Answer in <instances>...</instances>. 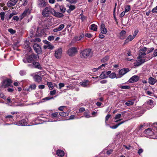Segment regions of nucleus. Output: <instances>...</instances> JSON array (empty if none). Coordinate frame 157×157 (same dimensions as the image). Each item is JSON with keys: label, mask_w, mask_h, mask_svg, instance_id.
Here are the masks:
<instances>
[{"label": "nucleus", "mask_w": 157, "mask_h": 157, "mask_svg": "<svg viewBox=\"0 0 157 157\" xmlns=\"http://www.w3.org/2000/svg\"><path fill=\"white\" fill-rule=\"evenodd\" d=\"M51 13L53 15L58 17H61L63 16L62 13L56 12L53 9L51 10Z\"/></svg>", "instance_id": "4468645a"}, {"label": "nucleus", "mask_w": 157, "mask_h": 157, "mask_svg": "<svg viewBox=\"0 0 157 157\" xmlns=\"http://www.w3.org/2000/svg\"><path fill=\"white\" fill-rule=\"evenodd\" d=\"M36 87V85L35 84H32L29 86L27 90L30 91L33 90H35Z\"/></svg>", "instance_id": "c85d7f7f"}, {"label": "nucleus", "mask_w": 157, "mask_h": 157, "mask_svg": "<svg viewBox=\"0 0 157 157\" xmlns=\"http://www.w3.org/2000/svg\"><path fill=\"white\" fill-rule=\"evenodd\" d=\"M134 38L133 36L131 35L129 36L126 40H125L124 44L128 43L129 42L132 41Z\"/></svg>", "instance_id": "393cba45"}, {"label": "nucleus", "mask_w": 157, "mask_h": 157, "mask_svg": "<svg viewBox=\"0 0 157 157\" xmlns=\"http://www.w3.org/2000/svg\"><path fill=\"white\" fill-rule=\"evenodd\" d=\"M143 151V150L142 149L140 148L139 149L138 151V153L139 155H140L141 153H142Z\"/></svg>", "instance_id": "774afa93"}, {"label": "nucleus", "mask_w": 157, "mask_h": 157, "mask_svg": "<svg viewBox=\"0 0 157 157\" xmlns=\"http://www.w3.org/2000/svg\"><path fill=\"white\" fill-rule=\"evenodd\" d=\"M7 90L9 92H13L14 90L13 88H7Z\"/></svg>", "instance_id": "338daca9"}, {"label": "nucleus", "mask_w": 157, "mask_h": 157, "mask_svg": "<svg viewBox=\"0 0 157 157\" xmlns=\"http://www.w3.org/2000/svg\"><path fill=\"white\" fill-rule=\"evenodd\" d=\"M100 29L101 33L103 34H106L107 33V29L105 28V25L103 23L101 25Z\"/></svg>", "instance_id": "2eb2a0df"}, {"label": "nucleus", "mask_w": 157, "mask_h": 157, "mask_svg": "<svg viewBox=\"0 0 157 157\" xmlns=\"http://www.w3.org/2000/svg\"><path fill=\"white\" fill-rule=\"evenodd\" d=\"M79 84L84 87H89L90 86V82L88 80H84L80 82Z\"/></svg>", "instance_id": "9b49d317"}, {"label": "nucleus", "mask_w": 157, "mask_h": 157, "mask_svg": "<svg viewBox=\"0 0 157 157\" xmlns=\"http://www.w3.org/2000/svg\"><path fill=\"white\" fill-rule=\"evenodd\" d=\"M33 48L36 53L38 54H40L41 52V49L40 46L37 44L35 43L34 44Z\"/></svg>", "instance_id": "ddd939ff"}, {"label": "nucleus", "mask_w": 157, "mask_h": 157, "mask_svg": "<svg viewBox=\"0 0 157 157\" xmlns=\"http://www.w3.org/2000/svg\"><path fill=\"white\" fill-rule=\"evenodd\" d=\"M14 116L7 115L5 117V119L6 121L7 122L9 121H13L14 120Z\"/></svg>", "instance_id": "aec40b11"}, {"label": "nucleus", "mask_w": 157, "mask_h": 157, "mask_svg": "<svg viewBox=\"0 0 157 157\" xmlns=\"http://www.w3.org/2000/svg\"><path fill=\"white\" fill-rule=\"evenodd\" d=\"M59 89H61L64 86V84L63 83H60L59 84Z\"/></svg>", "instance_id": "680f3d73"}, {"label": "nucleus", "mask_w": 157, "mask_h": 157, "mask_svg": "<svg viewBox=\"0 0 157 157\" xmlns=\"http://www.w3.org/2000/svg\"><path fill=\"white\" fill-rule=\"evenodd\" d=\"M20 1L22 2V6H25L28 3V0H20Z\"/></svg>", "instance_id": "4c0bfd02"}, {"label": "nucleus", "mask_w": 157, "mask_h": 157, "mask_svg": "<svg viewBox=\"0 0 157 157\" xmlns=\"http://www.w3.org/2000/svg\"><path fill=\"white\" fill-rule=\"evenodd\" d=\"M56 90H54L52 91H50V94L51 95H53L56 94Z\"/></svg>", "instance_id": "e2e57ef3"}, {"label": "nucleus", "mask_w": 157, "mask_h": 157, "mask_svg": "<svg viewBox=\"0 0 157 157\" xmlns=\"http://www.w3.org/2000/svg\"><path fill=\"white\" fill-rule=\"evenodd\" d=\"M66 107L65 106H62L59 107L58 109L59 110L61 111H65L64 109L66 108Z\"/></svg>", "instance_id": "c03bdc74"}, {"label": "nucleus", "mask_w": 157, "mask_h": 157, "mask_svg": "<svg viewBox=\"0 0 157 157\" xmlns=\"http://www.w3.org/2000/svg\"><path fill=\"white\" fill-rule=\"evenodd\" d=\"M120 87L121 89H129L130 88V86H121Z\"/></svg>", "instance_id": "864d4df0"}, {"label": "nucleus", "mask_w": 157, "mask_h": 157, "mask_svg": "<svg viewBox=\"0 0 157 157\" xmlns=\"http://www.w3.org/2000/svg\"><path fill=\"white\" fill-rule=\"evenodd\" d=\"M56 154L58 156H63L64 154V152L61 150H58L56 151Z\"/></svg>", "instance_id": "cd10ccee"}, {"label": "nucleus", "mask_w": 157, "mask_h": 157, "mask_svg": "<svg viewBox=\"0 0 157 157\" xmlns=\"http://www.w3.org/2000/svg\"><path fill=\"white\" fill-rule=\"evenodd\" d=\"M99 77L101 78H108L107 75H106V73L102 72L100 75Z\"/></svg>", "instance_id": "c9c22d12"}, {"label": "nucleus", "mask_w": 157, "mask_h": 157, "mask_svg": "<svg viewBox=\"0 0 157 157\" xmlns=\"http://www.w3.org/2000/svg\"><path fill=\"white\" fill-rule=\"evenodd\" d=\"M111 115L110 114H108L105 117V123L106 125H108V124H106V121L108 120L109 119Z\"/></svg>", "instance_id": "5fc2aeb1"}, {"label": "nucleus", "mask_w": 157, "mask_h": 157, "mask_svg": "<svg viewBox=\"0 0 157 157\" xmlns=\"http://www.w3.org/2000/svg\"><path fill=\"white\" fill-rule=\"evenodd\" d=\"M121 116V114H118L116 115L114 119H120Z\"/></svg>", "instance_id": "4d7b16f0"}, {"label": "nucleus", "mask_w": 157, "mask_h": 157, "mask_svg": "<svg viewBox=\"0 0 157 157\" xmlns=\"http://www.w3.org/2000/svg\"><path fill=\"white\" fill-rule=\"evenodd\" d=\"M59 8L60 11L63 13H64L66 10L65 8L63 6H59Z\"/></svg>", "instance_id": "58836bf2"}, {"label": "nucleus", "mask_w": 157, "mask_h": 157, "mask_svg": "<svg viewBox=\"0 0 157 157\" xmlns=\"http://www.w3.org/2000/svg\"><path fill=\"white\" fill-rule=\"evenodd\" d=\"M5 14V13L3 12H2L0 13V17L2 21H3L4 19Z\"/></svg>", "instance_id": "37998d69"}, {"label": "nucleus", "mask_w": 157, "mask_h": 157, "mask_svg": "<svg viewBox=\"0 0 157 157\" xmlns=\"http://www.w3.org/2000/svg\"><path fill=\"white\" fill-rule=\"evenodd\" d=\"M66 1L72 4H75L77 2V0H66Z\"/></svg>", "instance_id": "603ef678"}, {"label": "nucleus", "mask_w": 157, "mask_h": 157, "mask_svg": "<svg viewBox=\"0 0 157 157\" xmlns=\"http://www.w3.org/2000/svg\"><path fill=\"white\" fill-rule=\"evenodd\" d=\"M80 40V39L79 38L78 36H75L73 39L72 41L74 43L77 42Z\"/></svg>", "instance_id": "ea45409f"}, {"label": "nucleus", "mask_w": 157, "mask_h": 157, "mask_svg": "<svg viewBox=\"0 0 157 157\" xmlns=\"http://www.w3.org/2000/svg\"><path fill=\"white\" fill-rule=\"evenodd\" d=\"M69 112L68 111H62L59 112V115L62 117H66L69 114Z\"/></svg>", "instance_id": "a878e982"}, {"label": "nucleus", "mask_w": 157, "mask_h": 157, "mask_svg": "<svg viewBox=\"0 0 157 157\" xmlns=\"http://www.w3.org/2000/svg\"><path fill=\"white\" fill-rule=\"evenodd\" d=\"M28 65L29 67H33L35 68H37L40 70L42 69V67L40 64L38 62H33L32 64H29Z\"/></svg>", "instance_id": "1a4fd4ad"}, {"label": "nucleus", "mask_w": 157, "mask_h": 157, "mask_svg": "<svg viewBox=\"0 0 157 157\" xmlns=\"http://www.w3.org/2000/svg\"><path fill=\"white\" fill-rule=\"evenodd\" d=\"M126 32L124 30H122L120 33V38L121 39L123 40L126 37Z\"/></svg>", "instance_id": "5701e85b"}, {"label": "nucleus", "mask_w": 157, "mask_h": 157, "mask_svg": "<svg viewBox=\"0 0 157 157\" xmlns=\"http://www.w3.org/2000/svg\"><path fill=\"white\" fill-rule=\"evenodd\" d=\"M45 86L43 85H40L38 86V88L40 89H43L44 88Z\"/></svg>", "instance_id": "69168bd1"}, {"label": "nucleus", "mask_w": 157, "mask_h": 157, "mask_svg": "<svg viewBox=\"0 0 157 157\" xmlns=\"http://www.w3.org/2000/svg\"><path fill=\"white\" fill-rule=\"evenodd\" d=\"M157 81V80L156 79L151 77H150L148 78V82L151 85H154Z\"/></svg>", "instance_id": "4be33fe9"}, {"label": "nucleus", "mask_w": 157, "mask_h": 157, "mask_svg": "<svg viewBox=\"0 0 157 157\" xmlns=\"http://www.w3.org/2000/svg\"><path fill=\"white\" fill-rule=\"evenodd\" d=\"M139 59L137 60L134 63V65L135 66L138 67L144 63L146 60L144 58L138 59Z\"/></svg>", "instance_id": "9d476101"}, {"label": "nucleus", "mask_w": 157, "mask_h": 157, "mask_svg": "<svg viewBox=\"0 0 157 157\" xmlns=\"http://www.w3.org/2000/svg\"><path fill=\"white\" fill-rule=\"evenodd\" d=\"M124 122V121H122L120 123L115 125L112 126H110V127L113 129H115L116 128L118 127V126H119L121 124H123Z\"/></svg>", "instance_id": "2f4dec72"}, {"label": "nucleus", "mask_w": 157, "mask_h": 157, "mask_svg": "<svg viewBox=\"0 0 157 157\" xmlns=\"http://www.w3.org/2000/svg\"><path fill=\"white\" fill-rule=\"evenodd\" d=\"M84 115L86 118H88L91 117L90 115V112L89 111H86L84 113Z\"/></svg>", "instance_id": "e433bc0d"}, {"label": "nucleus", "mask_w": 157, "mask_h": 157, "mask_svg": "<svg viewBox=\"0 0 157 157\" xmlns=\"http://www.w3.org/2000/svg\"><path fill=\"white\" fill-rule=\"evenodd\" d=\"M109 77L111 78H114L116 77V74L115 72H113L109 75Z\"/></svg>", "instance_id": "79ce46f5"}, {"label": "nucleus", "mask_w": 157, "mask_h": 157, "mask_svg": "<svg viewBox=\"0 0 157 157\" xmlns=\"http://www.w3.org/2000/svg\"><path fill=\"white\" fill-rule=\"evenodd\" d=\"M47 84L50 90H52L54 88V86L52 83L51 82H47Z\"/></svg>", "instance_id": "473e14b6"}, {"label": "nucleus", "mask_w": 157, "mask_h": 157, "mask_svg": "<svg viewBox=\"0 0 157 157\" xmlns=\"http://www.w3.org/2000/svg\"><path fill=\"white\" fill-rule=\"evenodd\" d=\"M129 71L128 69V68H124L121 69L119 71V73L121 76L119 77L120 78L123 75L125 74L126 73Z\"/></svg>", "instance_id": "6ab92c4d"}, {"label": "nucleus", "mask_w": 157, "mask_h": 157, "mask_svg": "<svg viewBox=\"0 0 157 157\" xmlns=\"http://www.w3.org/2000/svg\"><path fill=\"white\" fill-rule=\"evenodd\" d=\"M69 8V9L67 10L68 13H70L71 11L74 10L75 8V7L74 5H71L70 6Z\"/></svg>", "instance_id": "72a5a7b5"}, {"label": "nucleus", "mask_w": 157, "mask_h": 157, "mask_svg": "<svg viewBox=\"0 0 157 157\" xmlns=\"http://www.w3.org/2000/svg\"><path fill=\"white\" fill-rule=\"evenodd\" d=\"M43 47L45 49H48L50 50H52L54 48V46L52 45L51 43L48 44L44 45Z\"/></svg>", "instance_id": "b1692460"}, {"label": "nucleus", "mask_w": 157, "mask_h": 157, "mask_svg": "<svg viewBox=\"0 0 157 157\" xmlns=\"http://www.w3.org/2000/svg\"><path fill=\"white\" fill-rule=\"evenodd\" d=\"M109 59V56H106L103 58L101 59V62H102L104 63L107 61Z\"/></svg>", "instance_id": "a19ab883"}, {"label": "nucleus", "mask_w": 157, "mask_h": 157, "mask_svg": "<svg viewBox=\"0 0 157 157\" xmlns=\"http://www.w3.org/2000/svg\"><path fill=\"white\" fill-rule=\"evenodd\" d=\"M58 113L57 112H56L54 113H52L51 114V117L53 118H57L58 117L57 116L58 115Z\"/></svg>", "instance_id": "49530a36"}, {"label": "nucleus", "mask_w": 157, "mask_h": 157, "mask_svg": "<svg viewBox=\"0 0 157 157\" xmlns=\"http://www.w3.org/2000/svg\"><path fill=\"white\" fill-rule=\"evenodd\" d=\"M19 74L23 76L26 75V71L25 70H22L20 71Z\"/></svg>", "instance_id": "8fccbe9b"}, {"label": "nucleus", "mask_w": 157, "mask_h": 157, "mask_svg": "<svg viewBox=\"0 0 157 157\" xmlns=\"http://www.w3.org/2000/svg\"><path fill=\"white\" fill-rule=\"evenodd\" d=\"M48 4L47 0H38L37 3V6L40 8H43L46 6Z\"/></svg>", "instance_id": "39448f33"}, {"label": "nucleus", "mask_w": 157, "mask_h": 157, "mask_svg": "<svg viewBox=\"0 0 157 157\" xmlns=\"http://www.w3.org/2000/svg\"><path fill=\"white\" fill-rule=\"evenodd\" d=\"M62 50L61 48H59L56 50L55 53V56L57 59H59L61 57Z\"/></svg>", "instance_id": "0eeeda50"}, {"label": "nucleus", "mask_w": 157, "mask_h": 157, "mask_svg": "<svg viewBox=\"0 0 157 157\" xmlns=\"http://www.w3.org/2000/svg\"><path fill=\"white\" fill-rule=\"evenodd\" d=\"M153 103V101L152 100L150 99L147 101V103L150 105H152Z\"/></svg>", "instance_id": "6e6d98bb"}, {"label": "nucleus", "mask_w": 157, "mask_h": 157, "mask_svg": "<svg viewBox=\"0 0 157 157\" xmlns=\"http://www.w3.org/2000/svg\"><path fill=\"white\" fill-rule=\"evenodd\" d=\"M97 26L94 24H93L90 26V29L93 31H96L97 29Z\"/></svg>", "instance_id": "c756f323"}, {"label": "nucleus", "mask_w": 157, "mask_h": 157, "mask_svg": "<svg viewBox=\"0 0 157 157\" xmlns=\"http://www.w3.org/2000/svg\"><path fill=\"white\" fill-rule=\"evenodd\" d=\"M152 12L153 13H157V6L153 9Z\"/></svg>", "instance_id": "052dcab7"}, {"label": "nucleus", "mask_w": 157, "mask_h": 157, "mask_svg": "<svg viewBox=\"0 0 157 157\" xmlns=\"http://www.w3.org/2000/svg\"><path fill=\"white\" fill-rule=\"evenodd\" d=\"M54 37L53 36H50L48 37V40L50 41L53 40H54Z\"/></svg>", "instance_id": "13d9d810"}, {"label": "nucleus", "mask_w": 157, "mask_h": 157, "mask_svg": "<svg viewBox=\"0 0 157 157\" xmlns=\"http://www.w3.org/2000/svg\"><path fill=\"white\" fill-rule=\"evenodd\" d=\"M85 36L88 38H90L92 37V35L90 33H87L85 34Z\"/></svg>", "instance_id": "0e129e2a"}, {"label": "nucleus", "mask_w": 157, "mask_h": 157, "mask_svg": "<svg viewBox=\"0 0 157 157\" xmlns=\"http://www.w3.org/2000/svg\"><path fill=\"white\" fill-rule=\"evenodd\" d=\"M14 124L19 126H25L30 125L28 123V119H25L17 122H15Z\"/></svg>", "instance_id": "20e7f679"}, {"label": "nucleus", "mask_w": 157, "mask_h": 157, "mask_svg": "<svg viewBox=\"0 0 157 157\" xmlns=\"http://www.w3.org/2000/svg\"><path fill=\"white\" fill-rule=\"evenodd\" d=\"M39 120L40 119L39 118L36 119L35 121L33 122L32 124L31 125H36L41 124V123L40 122Z\"/></svg>", "instance_id": "f704fd0d"}, {"label": "nucleus", "mask_w": 157, "mask_h": 157, "mask_svg": "<svg viewBox=\"0 0 157 157\" xmlns=\"http://www.w3.org/2000/svg\"><path fill=\"white\" fill-rule=\"evenodd\" d=\"M54 97H45L42 99L44 101H48L49 100L53 99Z\"/></svg>", "instance_id": "09e8293b"}, {"label": "nucleus", "mask_w": 157, "mask_h": 157, "mask_svg": "<svg viewBox=\"0 0 157 157\" xmlns=\"http://www.w3.org/2000/svg\"><path fill=\"white\" fill-rule=\"evenodd\" d=\"M91 52V50L90 49H86L81 51L80 56L83 59H86L90 56Z\"/></svg>", "instance_id": "f257e3e1"}, {"label": "nucleus", "mask_w": 157, "mask_h": 157, "mask_svg": "<svg viewBox=\"0 0 157 157\" xmlns=\"http://www.w3.org/2000/svg\"><path fill=\"white\" fill-rule=\"evenodd\" d=\"M8 31L12 34H13L16 33V31L12 29H8Z\"/></svg>", "instance_id": "a18cd8bd"}, {"label": "nucleus", "mask_w": 157, "mask_h": 157, "mask_svg": "<svg viewBox=\"0 0 157 157\" xmlns=\"http://www.w3.org/2000/svg\"><path fill=\"white\" fill-rule=\"evenodd\" d=\"M144 132L147 135L149 136H152L154 134V132L150 128L146 129L144 131Z\"/></svg>", "instance_id": "a211bd4d"}, {"label": "nucleus", "mask_w": 157, "mask_h": 157, "mask_svg": "<svg viewBox=\"0 0 157 157\" xmlns=\"http://www.w3.org/2000/svg\"><path fill=\"white\" fill-rule=\"evenodd\" d=\"M77 52V48L75 47H72L69 49L67 53L70 56H73Z\"/></svg>", "instance_id": "423d86ee"}, {"label": "nucleus", "mask_w": 157, "mask_h": 157, "mask_svg": "<svg viewBox=\"0 0 157 157\" xmlns=\"http://www.w3.org/2000/svg\"><path fill=\"white\" fill-rule=\"evenodd\" d=\"M146 53L143 50H140L139 51V56L137 57L138 59L143 58V56L146 55Z\"/></svg>", "instance_id": "bb28decb"}, {"label": "nucleus", "mask_w": 157, "mask_h": 157, "mask_svg": "<svg viewBox=\"0 0 157 157\" xmlns=\"http://www.w3.org/2000/svg\"><path fill=\"white\" fill-rule=\"evenodd\" d=\"M12 83V81L10 79L5 78L2 81L1 86L2 87L6 88L9 86H10Z\"/></svg>", "instance_id": "f03ea898"}, {"label": "nucleus", "mask_w": 157, "mask_h": 157, "mask_svg": "<svg viewBox=\"0 0 157 157\" xmlns=\"http://www.w3.org/2000/svg\"><path fill=\"white\" fill-rule=\"evenodd\" d=\"M51 9L50 7H46L42 11V15L43 16L46 17L49 16L50 12H51Z\"/></svg>", "instance_id": "6e6552de"}, {"label": "nucleus", "mask_w": 157, "mask_h": 157, "mask_svg": "<svg viewBox=\"0 0 157 157\" xmlns=\"http://www.w3.org/2000/svg\"><path fill=\"white\" fill-rule=\"evenodd\" d=\"M37 57V56L34 54H32L27 57L24 58L23 59V61L25 63H30L34 60L36 59Z\"/></svg>", "instance_id": "7ed1b4c3"}, {"label": "nucleus", "mask_w": 157, "mask_h": 157, "mask_svg": "<svg viewBox=\"0 0 157 157\" xmlns=\"http://www.w3.org/2000/svg\"><path fill=\"white\" fill-rule=\"evenodd\" d=\"M30 10L29 9H25L22 13L21 15V18H23L24 17L26 16L27 15L29 14L30 13Z\"/></svg>", "instance_id": "412c9836"}, {"label": "nucleus", "mask_w": 157, "mask_h": 157, "mask_svg": "<svg viewBox=\"0 0 157 157\" xmlns=\"http://www.w3.org/2000/svg\"><path fill=\"white\" fill-rule=\"evenodd\" d=\"M0 98H2L3 99H4L6 98V96H5L3 92L1 90H0Z\"/></svg>", "instance_id": "3c124183"}, {"label": "nucleus", "mask_w": 157, "mask_h": 157, "mask_svg": "<svg viewBox=\"0 0 157 157\" xmlns=\"http://www.w3.org/2000/svg\"><path fill=\"white\" fill-rule=\"evenodd\" d=\"M31 75L33 76L34 80L35 82L38 83H40L42 81V77L36 74H35L34 75Z\"/></svg>", "instance_id": "f8f14e48"}, {"label": "nucleus", "mask_w": 157, "mask_h": 157, "mask_svg": "<svg viewBox=\"0 0 157 157\" xmlns=\"http://www.w3.org/2000/svg\"><path fill=\"white\" fill-rule=\"evenodd\" d=\"M139 77L137 75H134L129 80V82L130 83H133L137 81L139 79Z\"/></svg>", "instance_id": "f3484780"}, {"label": "nucleus", "mask_w": 157, "mask_h": 157, "mask_svg": "<svg viewBox=\"0 0 157 157\" xmlns=\"http://www.w3.org/2000/svg\"><path fill=\"white\" fill-rule=\"evenodd\" d=\"M133 104V102L130 101H128L125 103V104L127 106L132 105Z\"/></svg>", "instance_id": "de8ad7c7"}, {"label": "nucleus", "mask_w": 157, "mask_h": 157, "mask_svg": "<svg viewBox=\"0 0 157 157\" xmlns=\"http://www.w3.org/2000/svg\"><path fill=\"white\" fill-rule=\"evenodd\" d=\"M131 8L130 6L129 5H126L124 6V11L126 13L129 12Z\"/></svg>", "instance_id": "7c9ffc66"}, {"label": "nucleus", "mask_w": 157, "mask_h": 157, "mask_svg": "<svg viewBox=\"0 0 157 157\" xmlns=\"http://www.w3.org/2000/svg\"><path fill=\"white\" fill-rule=\"evenodd\" d=\"M64 25L63 24L60 25L58 27L60 30H61L64 27Z\"/></svg>", "instance_id": "bf43d9fd"}, {"label": "nucleus", "mask_w": 157, "mask_h": 157, "mask_svg": "<svg viewBox=\"0 0 157 157\" xmlns=\"http://www.w3.org/2000/svg\"><path fill=\"white\" fill-rule=\"evenodd\" d=\"M18 0H10L7 3V6L11 7L14 6L17 2Z\"/></svg>", "instance_id": "dca6fc26"}]
</instances>
